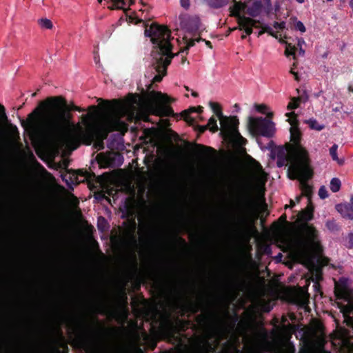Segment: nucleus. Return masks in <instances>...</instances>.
Returning a JSON list of instances; mask_svg holds the SVG:
<instances>
[{
	"label": "nucleus",
	"mask_w": 353,
	"mask_h": 353,
	"mask_svg": "<svg viewBox=\"0 0 353 353\" xmlns=\"http://www.w3.org/2000/svg\"><path fill=\"white\" fill-rule=\"evenodd\" d=\"M300 100L299 98H292L288 105V110H294L299 106Z\"/></svg>",
	"instance_id": "2f4dec72"
},
{
	"label": "nucleus",
	"mask_w": 353,
	"mask_h": 353,
	"mask_svg": "<svg viewBox=\"0 0 353 353\" xmlns=\"http://www.w3.org/2000/svg\"><path fill=\"white\" fill-rule=\"evenodd\" d=\"M253 205H254V202L250 198L246 197L244 199V205H243V207H244V209L246 211L250 210L252 208Z\"/></svg>",
	"instance_id": "c9c22d12"
},
{
	"label": "nucleus",
	"mask_w": 353,
	"mask_h": 353,
	"mask_svg": "<svg viewBox=\"0 0 353 353\" xmlns=\"http://www.w3.org/2000/svg\"><path fill=\"white\" fill-rule=\"evenodd\" d=\"M216 319V314L212 311H209L207 314H199L196 317V321L201 325H207L213 323Z\"/></svg>",
	"instance_id": "6ab92c4d"
},
{
	"label": "nucleus",
	"mask_w": 353,
	"mask_h": 353,
	"mask_svg": "<svg viewBox=\"0 0 353 353\" xmlns=\"http://www.w3.org/2000/svg\"><path fill=\"white\" fill-rule=\"evenodd\" d=\"M274 27L276 29L283 30L285 28V23L283 21L280 23L274 22Z\"/></svg>",
	"instance_id": "a18cd8bd"
},
{
	"label": "nucleus",
	"mask_w": 353,
	"mask_h": 353,
	"mask_svg": "<svg viewBox=\"0 0 353 353\" xmlns=\"http://www.w3.org/2000/svg\"><path fill=\"white\" fill-rule=\"evenodd\" d=\"M97 324V329L91 328L84 323L81 324L83 332L78 336V339L88 353H99L100 352L98 342L103 330L98 321Z\"/></svg>",
	"instance_id": "6e6552de"
},
{
	"label": "nucleus",
	"mask_w": 353,
	"mask_h": 353,
	"mask_svg": "<svg viewBox=\"0 0 353 353\" xmlns=\"http://www.w3.org/2000/svg\"><path fill=\"white\" fill-rule=\"evenodd\" d=\"M280 219L285 221H286V215L283 214L282 216H281Z\"/></svg>",
	"instance_id": "0e129e2a"
},
{
	"label": "nucleus",
	"mask_w": 353,
	"mask_h": 353,
	"mask_svg": "<svg viewBox=\"0 0 353 353\" xmlns=\"http://www.w3.org/2000/svg\"><path fill=\"white\" fill-rule=\"evenodd\" d=\"M204 301L203 297H201L199 299V301L195 302L192 301H189L188 307L190 311L194 314L197 313L200 309L201 307L203 305Z\"/></svg>",
	"instance_id": "aec40b11"
},
{
	"label": "nucleus",
	"mask_w": 353,
	"mask_h": 353,
	"mask_svg": "<svg viewBox=\"0 0 353 353\" xmlns=\"http://www.w3.org/2000/svg\"><path fill=\"white\" fill-rule=\"evenodd\" d=\"M237 122H231L228 125L226 124L228 121L222 122V130H221V134L227 139H229L232 143L236 146L241 147L247 143V140L241 136L238 130V126L239 124V119Z\"/></svg>",
	"instance_id": "9b49d317"
},
{
	"label": "nucleus",
	"mask_w": 353,
	"mask_h": 353,
	"mask_svg": "<svg viewBox=\"0 0 353 353\" xmlns=\"http://www.w3.org/2000/svg\"><path fill=\"white\" fill-rule=\"evenodd\" d=\"M0 110L2 111V113H3V116H5V117H6V114H5V108H4V107H3V105H0Z\"/></svg>",
	"instance_id": "052dcab7"
},
{
	"label": "nucleus",
	"mask_w": 353,
	"mask_h": 353,
	"mask_svg": "<svg viewBox=\"0 0 353 353\" xmlns=\"http://www.w3.org/2000/svg\"><path fill=\"white\" fill-rule=\"evenodd\" d=\"M319 196L322 199H324L328 196V193L325 186H321L319 188Z\"/></svg>",
	"instance_id": "e433bc0d"
},
{
	"label": "nucleus",
	"mask_w": 353,
	"mask_h": 353,
	"mask_svg": "<svg viewBox=\"0 0 353 353\" xmlns=\"http://www.w3.org/2000/svg\"><path fill=\"white\" fill-rule=\"evenodd\" d=\"M107 224L106 219L103 216H99L98 219V224L97 227L99 230L100 231H104L105 230V226Z\"/></svg>",
	"instance_id": "72a5a7b5"
},
{
	"label": "nucleus",
	"mask_w": 353,
	"mask_h": 353,
	"mask_svg": "<svg viewBox=\"0 0 353 353\" xmlns=\"http://www.w3.org/2000/svg\"><path fill=\"white\" fill-rule=\"evenodd\" d=\"M103 353H119V352L117 350H105L103 352Z\"/></svg>",
	"instance_id": "4d7b16f0"
},
{
	"label": "nucleus",
	"mask_w": 353,
	"mask_h": 353,
	"mask_svg": "<svg viewBox=\"0 0 353 353\" xmlns=\"http://www.w3.org/2000/svg\"><path fill=\"white\" fill-rule=\"evenodd\" d=\"M238 279L236 276H232L231 279L229 280L228 284L230 285L235 286L238 284Z\"/></svg>",
	"instance_id": "49530a36"
},
{
	"label": "nucleus",
	"mask_w": 353,
	"mask_h": 353,
	"mask_svg": "<svg viewBox=\"0 0 353 353\" xmlns=\"http://www.w3.org/2000/svg\"><path fill=\"white\" fill-rule=\"evenodd\" d=\"M101 3L102 0H98ZM114 8L125 10V6H130L133 3V0H112Z\"/></svg>",
	"instance_id": "412c9836"
},
{
	"label": "nucleus",
	"mask_w": 353,
	"mask_h": 353,
	"mask_svg": "<svg viewBox=\"0 0 353 353\" xmlns=\"http://www.w3.org/2000/svg\"><path fill=\"white\" fill-rule=\"evenodd\" d=\"M313 212L314 207L310 204L298 214V220L303 223L297 229L291 247L294 254L299 258H304L310 251L321 248L318 230L307 223L313 219Z\"/></svg>",
	"instance_id": "7ed1b4c3"
},
{
	"label": "nucleus",
	"mask_w": 353,
	"mask_h": 353,
	"mask_svg": "<svg viewBox=\"0 0 353 353\" xmlns=\"http://www.w3.org/2000/svg\"><path fill=\"white\" fill-rule=\"evenodd\" d=\"M335 294L337 299H343L347 301V305L339 304V307L344 317V323L347 326L353 328V318L350 316V314H353V300L349 299L348 290L346 288L341 289V291L336 289Z\"/></svg>",
	"instance_id": "f8f14e48"
},
{
	"label": "nucleus",
	"mask_w": 353,
	"mask_h": 353,
	"mask_svg": "<svg viewBox=\"0 0 353 353\" xmlns=\"http://www.w3.org/2000/svg\"><path fill=\"white\" fill-rule=\"evenodd\" d=\"M209 105L212 110V112L214 113L216 117L220 120V124H221V130H222V122L223 121H228L226 124H229L231 122H234V123L237 121V117L236 116H230L227 117L224 116L222 112V109L221 105L216 102L210 101L209 103Z\"/></svg>",
	"instance_id": "dca6fc26"
},
{
	"label": "nucleus",
	"mask_w": 353,
	"mask_h": 353,
	"mask_svg": "<svg viewBox=\"0 0 353 353\" xmlns=\"http://www.w3.org/2000/svg\"><path fill=\"white\" fill-rule=\"evenodd\" d=\"M95 197L97 199L104 198L105 195H104V194L103 192H99L96 193Z\"/></svg>",
	"instance_id": "864d4df0"
},
{
	"label": "nucleus",
	"mask_w": 353,
	"mask_h": 353,
	"mask_svg": "<svg viewBox=\"0 0 353 353\" xmlns=\"http://www.w3.org/2000/svg\"><path fill=\"white\" fill-rule=\"evenodd\" d=\"M326 226L330 230H332V231L338 230V225H337L335 220H334V219L327 221Z\"/></svg>",
	"instance_id": "f704fd0d"
},
{
	"label": "nucleus",
	"mask_w": 353,
	"mask_h": 353,
	"mask_svg": "<svg viewBox=\"0 0 353 353\" xmlns=\"http://www.w3.org/2000/svg\"><path fill=\"white\" fill-rule=\"evenodd\" d=\"M183 119L190 125H193L195 123V119L189 115V111H183L181 113Z\"/></svg>",
	"instance_id": "bb28decb"
},
{
	"label": "nucleus",
	"mask_w": 353,
	"mask_h": 353,
	"mask_svg": "<svg viewBox=\"0 0 353 353\" xmlns=\"http://www.w3.org/2000/svg\"><path fill=\"white\" fill-rule=\"evenodd\" d=\"M350 205L352 207V209H353V195L351 196L350 198Z\"/></svg>",
	"instance_id": "338daca9"
},
{
	"label": "nucleus",
	"mask_w": 353,
	"mask_h": 353,
	"mask_svg": "<svg viewBox=\"0 0 353 353\" xmlns=\"http://www.w3.org/2000/svg\"><path fill=\"white\" fill-rule=\"evenodd\" d=\"M264 32H268V34H270V35L273 36V37H276V36L274 34V33L272 32L271 28L267 26V27H265L262 30H260L259 32H258V37H260L261 35H262Z\"/></svg>",
	"instance_id": "58836bf2"
},
{
	"label": "nucleus",
	"mask_w": 353,
	"mask_h": 353,
	"mask_svg": "<svg viewBox=\"0 0 353 353\" xmlns=\"http://www.w3.org/2000/svg\"><path fill=\"white\" fill-rule=\"evenodd\" d=\"M61 176L70 189H72L73 185H78L85 181L90 185L92 183V181L97 177L94 172H90L85 170H68L65 172L62 173Z\"/></svg>",
	"instance_id": "9d476101"
},
{
	"label": "nucleus",
	"mask_w": 353,
	"mask_h": 353,
	"mask_svg": "<svg viewBox=\"0 0 353 353\" xmlns=\"http://www.w3.org/2000/svg\"><path fill=\"white\" fill-rule=\"evenodd\" d=\"M207 125L209 130L212 132H216L219 130V127L217 125V119L214 116L210 118Z\"/></svg>",
	"instance_id": "b1692460"
},
{
	"label": "nucleus",
	"mask_w": 353,
	"mask_h": 353,
	"mask_svg": "<svg viewBox=\"0 0 353 353\" xmlns=\"http://www.w3.org/2000/svg\"><path fill=\"white\" fill-rule=\"evenodd\" d=\"M248 14H249L250 15L252 16V17H255V16H256V14H255V13L254 12V11H252V10L249 11V12H248Z\"/></svg>",
	"instance_id": "680f3d73"
},
{
	"label": "nucleus",
	"mask_w": 353,
	"mask_h": 353,
	"mask_svg": "<svg viewBox=\"0 0 353 353\" xmlns=\"http://www.w3.org/2000/svg\"><path fill=\"white\" fill-rule=\"evenodd\" d=\"M10 325L4 317L0 318V343L8 353H35L34 346L21 335L10 338Z\"/></svg>",
	"instance_id": "39448f33"
},
{
	"label": "nucleus",
	"mask_w": 353,
	"mask_h": 353,
	"mask_svg": "<svg viewBox=\"0 0 353 353\" xmlns=\"http://www.w3.org/2000/svg\"><path fill=\"white\" fill-rule=\"evenodd\" d=\"M315 279L316 281V282H319L321 280L323 279V277H322V272L321 270H316V273H315Z\"/></svg>",
	"instance_id": "de8ad7c7"
},
{
	"label": "nucleus",
	"mask_w": 353,
	"mask_h": 353,
	"mask_svg": "<svg viewBox=\"0 0 353 353\" xmlns=\"http://www.w3.org/2000/svg\"><path fill=\"white\" fill-rule=\"evenodd\" d=\"M196 43V40L192 39H190L188 43H187V45L185 47V48L182 50V52H185L186 54H188V50L190 49V47H192L195 45Z\"/></svg>",
	"instance_id": "ea45409f"
},
{
	"label": "nucleus",
	"mask_w": 353,
	"mask_h": 353,
	"mask_svg": "<svg viewBox=\"0 0 353 353\" xmlns=\"http://www.w3.org/2000/svg\"><path fill=\"white\" fill-rule=\"evenodd\" d=\"M172 99L159 91H150L146 97V105L152 114L158 117H172L174 114L172 108L168 105Z\"/></svg>",
	"instance_id": "423d86ee"
},
{
	"label": "nucleus",
	"mask_w": 353,
	"mask_h": 353,
	"mask_svg": "<svg viewBox=\"0 0 353 353\" xmlns=\"http://www.w3.org/2000/svg\"><path fill=\"white\" fill-rule=\"evenodd\" d=\"M94 147L98 150H102L104 148L103 142L102 141H99L94 143Z\"/></svg>",
	"instance_id": "3c124183"
},
{
	"label": "nucleus",
	"mask_w": 353,
	"mask_h": 353,
	"mask_svg": "<svg viewBox=\"0 0 353 353\" xmlns=\"http://www.w3.org/2000/svg\"><path fill=\"white\" fill-rule=\"evenodd\" d=\"M296 50V48L295 46H291V44H288L286 46L285 50V56L289 57L290 55H292L294 59H296V56H295Z\"/></svg>",
	"instance_id": "c756f323"
},
{
	"label": "nucleus",
	"mask_w": 353,
	"mask_h": 353,
	"mask_svg": "<svg viewBox=\"0 0 353 353\" xmlns=\"http://www.w3.org/2000/svg\"><path fill=\"white\" fill-rule=\"evenodd\" d=\"M297 63L296 62L293 63L292 68H293V70L296 68Z\"/></svg>",
	"instance_id": "774afa93"
},
{
	"label": "nucleus",
	"mask_w": 353,
	"mask_h": 353,
	"mask_svg": "<svg viewBox=\"0 0 353 353\" xmlns=\"http://www.w3.org/2000/svg\"><path fill=\"white\" fill-rule=\"evenodd\" d=\"M59 347H61L62 350H61L59 348L55 347L54 351L56 353H69L68 346L65 342L60 343Z\"/></svg>",
	"instance_id": "473e14b6"
},
{
	"label": "nucleus",
	"mask_w": 353,
	"mask_h": 353,
	"mask_svg": "<svg viewBox=\"0 0 353 353\" xmlns=\"http://www.w3.org/2000/svg\"><path fill=\"white\" fill-rule=\"evenodd\" d=\"M113 104L108 105V110L103 117V124L108 132L122 131L127 128L122 120L123 107L121 103L114 100Z\"/></svg>",
	"instance_id": "0eeeda50"
},
{
	"label": "nucleus",
	"mask_w": 353,
	"mask_h": 353,
	"mask_svg": "<svg viewBox=\"0 0 353 353\" xmlns=\"http://www.w3.org/2000/svg\"><path fill=\"white\" fill-rule=\"evenodd\" d=\"M337 149H338V145L334 144L330 148V154L332 157V159L334 161H338L339 164L343 163V161H339L338 156H337Z\"/></svg>",
	"instance_id": "a878e982"
},
{
	"label": "nucleus",
	"mask_w": 353,
	"mask_h": 353,
	"mask_svg": "<svg viewBox=\"0 0 353 353\" xmlns=\"http://www.w3.org/2000/svg\"><path fill=\"white\" fill-rule=\"evenodd\" d=\"M310 162H308V167L311 170L310 176L305 178L301 174H296L292 170L290 169V165L288 168V176L291 179H299L301 184L302 194L308 198L309 202H310V197L312 193V188L307 184V181L313 176V170L311 167Z\"/></svg>",
	"instance_id": "ddd939ff"
},
{
	"label": "nucleus",
	"mask_w": 353,
	"mask_h": 353,
	"mask_svg": "<svg viewBox=\"0 0 353 353\" xmlns=\"http://www.w3.org/2000/svg\"><path fill=\"white\" fill-rule=\"evenodd\" d=\"M232 2L234 3L230 7V16L236 17L237 21H239L243 16L241 14V12L245 9V5L241 1H237L236 0H232Z\"/></svg>",
	"instance_id": "a211bd4d"
},
{
	"label": "nucleus",
	"mask_w": 353,
	"mask_h": 353,
	"mask_svg": "<svg viewBox=\"0 0 353 353\" xmlns=\"http://www.w3.org/2000/svg\"><path fill=\"white\" fill-rule=\"evenodd\" d=\"M74 111H77V112H79L85 111V110L83 108H80V107L77 106V105H74Z\"/></svg>",
	"instance_id": "6e6d98bb"
},
{
	"label": "nucleus",
	"mask_w": 353,
	"mask_h": 353,
	"mask_svg": "<svg viewBox=\"0 0 353 353\" xmlns=\"http://www.w3.org/2000/svg\"><path fill=\"white\" fill-rule=\"evenodd\" d=\"M348 239H349V241H348V243H349V245H348V248H353V233H350L348 236Z\"/></svg>",
	"instance_id": "8fccbe9b"
},
{
	"label": "nucleus",
	"mask_w": 353,
	"mask_h": 353,
	"mask_svg": "<svg viewBox=\"0 0 353 353\" xmlns=\"http://www.w3.org/2000/svg\"><path fill=\"white\" fill-rule=\"evenodd\" d=\"M341 181L338 178H333L330 181V190L332 192H337L341 188Z\"/></svg>",
	"instance_id": "393cba45"
},
{
	"label": "nucleus",
	"mask_w": 353,
	"mask_h": 353,
	"mask_svg": "<svg viewBox=\"0 0 353 353\" xmlns=\"http://www.w3.org/2000/svg\"><path fill=\"white\" fill-rule=\"evenodd\" d=\"M177 240L179 241H180L183 245H185V246L186 245V242H185V239H183L182 237L178 236Z\"/></svg>",
	"instance_id": "5fc2aeb1"
},
{
	"label": "nucleus",
	"mask_w": 353,
	"mask_h": 353,
	"mask_svg": "<svg viewBox=\"0 0 353 353\" xmlns=\"http://www.w3.org/2000/svg\"><path fill=\"white\" fill-rule=\"evenodd\" d=\"M74 105H69L62 96L48 97L28 115L26 120L21 121V126L32 141L48 137L90 145L96 137L94 128L90 123L94 114L82 115L85 128L79 123L74 125L71 114V111H74Z\"/></svg>",
	"instance_id": "f257e3e1"
},
{
	"label": "nucleus",
	"mask_w": 353,
	"mask_h": 353,
	"mask_svg": "<svg viewBox=\"0 0 353 353\" xmlns=\"http://www.w3.org/2000/svg\"><path fill=\"white\" fill-rule=\"evenodd\" d=\"M187 61V59L185 57H183L181 59V63H184Z\"/></svg>",
	"instance_id": "69168bd1"
},
{
	"label": "nucleus",
	"mask_w": 353,
	"mask_h": 353,
	"mask_svg": "<svg viewBox=\"0 0 353 353\" xmlns=\"http://www.w3.org/2000/svg\"><path fill=\"white\" fill-rule=\"evenodd\" d=\"M192 96L194 97H197L199 96V94L198 92H195V91H192V93H191Z\"/></svg>",
	"instance_id": "bf43d9fd"
},
{
	"label": "nucleus",
	"mask_w": 353,
	"mask_h": 353,
	"mask_svg": "<svg viewBox=\"0 0 353 353\" xmlns=\"http://www.w3.org/2000/svg\"><path fill=\"white\" fill-rule=\"evenodd\" d=\"M290 73L294 76V79L296 81H299L300 80L299 75L298 72L293 70V68H291V69L290 70Z\"/></svg>",
	"instance_id": "09e8293b"
},
{
	"label": "nucleus",
	"mask_w": 353,
	"mask_h": 353,
	"mask_svg": "<svg viewBox=\"0 0 353 353\" xmlns=\"http://www.w3.org/2000/svg\"><path fill=\"white\" fill-rule=\"evenodd\" d=\"M180 5L184 9L188 10L190 8V0H180Z\"/></svg>",
	"instance_id": "c03bdc74"
},
{
	"label": "nucleus",
	"mask_w": 353,
	"mask_h": 353,
	"mask_svg": "<svg viewBox=\"0 0 353 353\" xmlns=\"http://www.w3.org/2000/svg\"><path fill=\"white\" fill-rule=\"evenodd\" d=\"M145 35L150 37L154 45L151 52L152 64L157 74L154 77L152 82H161L167 74L168 66L175 56L172 52L171 32L166 26L152 23L150 26L145 24Z\"/></svg>",
	"instance_id": "f03ea898"
},
{
	"label": "nucleus",
	"mask_w": 353,
	"mask_h": 353,
	"mask_svg": "<svg viewBox=\"0 0 353 353\" xmlns=\"http://www.w3.org/2000/svg\"><path fill=\"white\" fill-rule=\"evenodd\" d=\"M288 121L290 123V128L291 141L293 145L290 151V169L296 174L307 178L310 176L311 170L308 167L310 162L308 152L301 144V133L299 129V121L294 112L286 113Z\"/></svg>",
	"instance_id": "20e7f679"
},
{
	"label": "nucleus",
	"mask_w": 353,
	"mask_h": 353,
	"mask_svg": "<svg viewBox=\"0 0 353 353\" xmlns=\"http://www.w3.org/2000/svg\"><path fill=\"white\" fill-rule=\"evenodd\" d=\"M307 124H308L309 127L317 131H321L325 128V125L323 124H320L316 119H310L305 121Z\"/></svg>",
	"instance_id": "5701e85b"
},
{
	"label": "nucleus",
	"mask_w": 353,
	"mask_h": 353,
	"mask_svg": "<svg viewBox=\"0 0 353 353\" xmlns=\"http://www.w3.org/2000/svg\"><path fill=\"white\" fill-rule=\"evenodd\" d=\"M180 26L187 32L195 34L200 26V19L197 16H190L188 14H181L179 17Z\"/></svg>",
	"instance_id": "4468645a"
},
{
	"label": "nucleus",
	"mask_w": 353,
	"mask_h": 353,
	"mask_svg": "<svg viewBox=\"0 0 353 353\" xmlns=\"http://www.w3.org/2000/svg\"><path fill=\"white\" fill-rule=\"evenodd\" d=\"M199 132L200 133H203L207 129H209L208 125H198Z\"/></svg>",
	"instance_id": "603ef678"
},
{
	"label": "nucleus",
	"mask_w": 353,
	"mask_h": 353,
	"mask_svg": "<svg viewBox=\"0 0 353 353\" xmlns=\"http://www.w3.org/2000/svg\"><path fill=\"white\" fill-rule=\"evenodd\" d=\"M248 125L250 132L255 136L271 138L275 132L274 122L267 118L249 117Z\"/></svg>",
	"instance_id": "1a4fd4ad"
},
{
	"label": "nucleus",
	"mask_w": 353,
	"mask_h": 353,
	"mask_svg": "<svg viewBox=\"0 0 353 353\" xmlns=\"http://www.w3.org/2000/svg\"><path fill=\"white\" fill-rule=\"evenodd\" d=\"M335 208L343 218L353 219V209L350 203H339Z\"/></svg>",
	"instance_id": "f3484780"
},
{
	"label": "nucleus",
	"mask_w": 353,
	"mask_h": 353,
	"mask_svg": "<svg viewBox=\"0 0 353 353\" xmlns=\"http://www.w3.org/2000/svg\"><path fill=\"white\" fill-rule=\"evenodd\" d=\"M202 109H203V107H201V106H199L197 108H196V107H191L189 109L185 110V111H189V115H190V114L192 113V112L201 113L203 111Z\"/></svg>",
	"instance_id": "a19ab883"
},
{
	"label": "nucleus",
	"mask_w": 353,
	"mask_h": 353,
	"mask_svg": "<svg viewBox=\"0 0 353 353\" xmlns=\"http://www.w3.org/2000/svg\"><path fill=\"white\" fill-rule=\"evenodd\" d=\"M255 108L257 112L265 113V110H267V106L263 104H256Z\"/></svg>",
	"instance_id": "79ce46f5"
},
{
	"label": "nucleus",
	"mask_w": 353,
	"mask_h": 353,
	"mask_svg": "<svg viewBox=\"0 0 353 353\" xmlns=\"http://www.w3.org/2000/svg\"><path fill=\"white\" fill-rule=\"evenodd\" d=\"M143 339L145 341L149 343V347L151 350H154L155 347H157V342L150 339V336L145 332H143Z\"/></svg>",
	"instance_id": "cd10ccee"
},
{
	"label": "nucleus",
	"mask_w": 353,
	"mask_h": 353,
	"mask_svg": "<svg viewBox=\"0 0 353 353\" xmlns=\"http://www.w3.org/2000/svg\"><path fill=\"white\" fill-rule=\"evenodd\" d=\"M195 147L200 149V150H199L200 152H204L205 151H212V152L215 151L212 148L209 147V146H205L201 144L196 143Z\"/></svg>",
	"instance_id": "4c0bfd02"
},
{
	"label": "nucleus",
	"mask_w": 353,
	"mask_h": 353,
	"mask_svg": "<svg viewBox=\"0 0 353 353\" xmlns=\"http://www.w3.org/2000/svg\"><path fill=\"white\" fill-rule=\"evenodd\" d=\"M194 39L196 40V42H199V41H205V39H202V38H201V37H198V38H196V39Z\"/></svg>",
	"instance_id": "e2e57ef3"
},
{
	"label": "nucleus",
	"mask_w": 353,
	"mask_h": 353,
	"mask_svg": "<svg viewBox=\"0 0 353 353\" xmlns=\"http://www.w3.org/2000/svg\"><path fill=\"white\" fill-rule=\"evenodd\" d=\"M205 41V44H206V46H207L208 48H212V43H211L210 41H206V40L205 39V41Z\"/></svg>",
	"instance_id": "13d9d810"
},
{
	"label": "nucleus",
	"mask_w": 353,
	"mask_h": 353,
	"mask_svg": "<svg viewBox=\"0 0 353 353\" xmlns=\"http://www.w3.org/2000/svg\"><path fill=\"white\" fill-rule=\"evenodd\" d=\"M209 5L213 8H220L229 3L232 2V0H208Z\"/></svg>",
	"instance_id": "4be33fe9"
},
{
	"label": "nucleus",
	"mask_w": 353,
	"mask_h": 353,
	"mask_svg": "<svg viewBox=\"0 0 353 353\" xmlns=\"http://www.w3.org/2000/svg\"><path fill=\"white\" fill-rule=\"evenodd\" d=\"M259 21L250 17L243 16L240 21H237L239 26L234 28L232 30H243L246 35H250L253 32V28L256 27Z\"/></svg>",
	"instance_id": "2eb2a0df"
},
{
	"label": "nucleus",
	"mask_w": 353,
	"mask_h": 353,
	"mask_svg": "<svg viewBox=\"0 0 353 353\" xmlns=\"http://www.w3.org/2000/svg\"><path fill=\"white\" fill-rule=\"evenodd\" d=\"M294 20V28L296 30H299L301 32L303 33L306 31V28L304 24L301 21H297V19L294 17L293 19Z\"/></svg>",
	"instance_id": "7c9ffc66"
},
{
	"label": "nucleus",
	"mask_w": 353,
	"mask_h": 353,
	"mask_svg": "<svg viewBox=\"0 0 353 353\" xmlns=\"http://www.w3.org/2000/svg\"><path fill=\"white\" fill-rule=\"evenodd\" d=\"M247 221L248 219L245 216H241L237 220V223L240 225H245L247 223Z\"/></svg>",
	"instance_id": "37998d69"
},
{
	"label": "nucleus",
	"mask_w": 353,
	"mask_h": 353,
	"mask_svg": "<svg viewBox=\"0 0 353 353\" xmlns=\"http://www.w3.org/2000/svg\"><path fill=\"white\" fill-rule=\"evenodd\" d=\"M39 24L46 29H51L53 26L52 21L46 18L39 19Z\"/></svg>",
	"instance_id": "c85d7f7f"
}]
</instances>
